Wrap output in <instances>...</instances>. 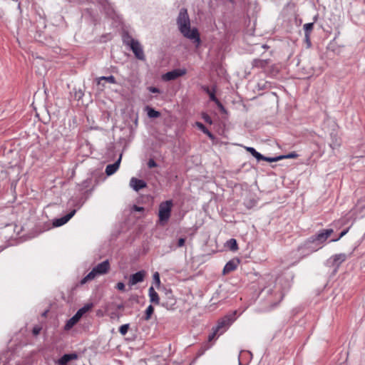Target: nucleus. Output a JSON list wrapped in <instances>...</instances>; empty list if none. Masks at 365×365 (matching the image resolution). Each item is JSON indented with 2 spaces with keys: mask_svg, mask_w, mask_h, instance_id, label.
I'll return each mask as SVG.
<instances>
[{
  "mask_svg": "<svg viewBox=\"0 0 365 365\" xmlns=\"http://www.w3.org/2000/svg\"><path fill=\"white\" fill-rule=\"evenodd\" d=\"M237 311H233L226 314L217 321L216 326L213 327L220 334H222L237 319Z\"/></svg>",
  "mask_w": 365,
  "mask_h": 365,
  "instance_id": "4",
  "label": "nucleus"
},
{
  "mask_svg": "<svg viewBox=\"0 0 365 365\" xmlns=\"http://www.w3.org/2000/svg\"><path fill=\"white\" fill-rule=\"evenodd\" d=\"M39 331H40V329H38V328H34V329H33V333H34L35 335H36V334H38L39 333Z\"/></svg>",
  "mask_w": 365,
  "mask_h": 365,
  "instance_id": "48",
  "label": "nucleus"
},
{
  "mask_svg": "<svg viewBox=\"0 0 365 365\" xmlns=\"http://www.w3.org/2000/svg\"><path fill=\"white\" fill-rule=\"evenodd\" d=\"M280 157H283V159L284 158H294L296 157H297V154L294 152L293 153H290L287 155H280Z\"/></svg>",
  "mask_w": 365,
  "mask_h": 365,
  "instance_id": "40",
  "label": "nucleus"
},
{
  "mask_svg": "<svg viewBox=\"0 0 365 365\" xmlns=\"http://www.w3.org/2000/svg\"><path fill=\"white\" fill-rule=\"evenodd\" d=\"M347 232H348V229L343 230V231L340 233V235H339V237H337V238H336V239H332V240H330V242H336V241L339 240H340L342 237H344V236Z\"/></svg>",
  "mask_w": 365,
  "mask_h": 365,
  "instance_id": "38",
  "label": "nucleus"
},
{
  "mask_svg": "<svg viewBox=\"0 0 365 365\" xmlns=\"http://www.w3.org/2000/svg\"><path fill=\"white\" fill-rule=\"evenodd\" d=\"M282 159H283V157H280V155L277 156V157H266L262 155V158H261V160L273 163V162H277Z\"/></svg>",
  "mask_w": 365,
  "mask_h": 365,
  "instance_id": "32",
  "label": "nucleus"
},
{
  "mask_svg": "<svg viewBox=\"0 0 365 365\" xmlns=\"http://www.w3.org/2000/svg\"><path fill=\"white\" fill-rule=\"evenodd\" d=\"M86 198L83 196L81 197H73L71 198L68 201V205L70 206L74 207L75 208L73 210H79L83 204L86 202Z\"/></svg>",
  "mask_w": 365,
  "mask_h": 365,
  "instance_id": "16",
  "label": "nucleus"
},
{
  "mask_svg": "<svg viewBox=\"0 0 365 365\" xmlns=\"http://www.w3.org/2000/svg\"><path fill=\"white\" fill-rule=\"evenodd\" d=\"M172 207V200H166L160 204L158 217L160 222H167L169 220L171 214Z\"/></svg>",
  "mask_w": 365,
  "mask_h": 365,
  "instance_id": "6",
  "label": "nucleus"
},
{
  "mask_svg": "<svg viewBox=\"0 0 365 365\" xmlns=\"http://www.w3.org/2000/svg\"><path fill=\"white\" fill-rule=\"evenodd\" d=\"M133 210L136 212H142L144 210V208L143 207H139L137 205H133Z\"/></svg>",
  "mask_w": 365,
  "mask_h": 365,
  "instance_id": "44",
  "label": "nucleus"
},
{
  "mask_svg": "<svg viewBox=\"0 0 365 365\" xmlns=\"http://www.w3.org/2000/svg\"><path fill=\"white\" fill-rule=\"evenodd\" d=\"M212 333L210 334L208 336V341H210L213 340L216 337L217 335V336L220 335V332L217 329H215L214 327H212Z\"/></svg>",
  "mask_w": 365,
  "mask_h": 365,
  "instance_id": "35",
  "label": "nucleus"
},
{
  "mask_svg": "<svg viewBox=\"0 0 365 365\" xmlns=\"http://www.w3.org/2000/svg\"><path fill=\"white\" fill-rule=\"evenodd\" d=\"M176 24L179 31L184 37L192 41L197 46L200 44V33L196 27L191 28L190 19L187 9H180L176 19Z\"/></svg>",
  "mask_w": 365,
  "mask_h": 365,
  "instance_id": "2",
  "label": "nucleus"
},
{
  "mask_svg": "<svg viewBox=\"0 0 365 365\" xmlns=\"http://www.w3.org/2000/svg\"><path fill=\"white\" fill-rule=\"evenodd\" d=\"M187 70L185 68H176L167 72L163 76V80L165 81H173L178 77L182 76L186 74Z\"/></svg>",
  "mask_w": 365,
  "mask_h": 365,
  "instance_id": "8",
  "label": "nucleus"
},
{
  "mask_svg": "<svg viewBox=\"0 0 365 365\" xmlns=\"http://www.w3.org/2000/svg\"><path fill=\"white\" fill-rule=\"evenodd\" d=\"M128 329L129 324H123L119 328V332L124 336L128 333Z\"/></svg>",
  "mask_w": 365,
  "mask_h": 365,
  "instance_id": "34",
  "label": "nucleus"
},
{
  "mask_svg": "<svg viewBox=\"0 0 365 365\" xmlns=\"http://www.w3.org/2000/svg\"><path fill=\"white\" fill-rule=\"evenodd\" d=\"M122 159V153L120 154L118 160L113 164H109L106 168V174L108 176L113 175L119 168Z\"/></svg>",
  "mask_w": 365,
  "mask_h": 365,
  "instance_id": "15",
  "label": "nucleus"
},
{
  "mask_svg": "<svg viewBox=\"0 0 365 365\" xmlns=\"http://www.w3.org/2000/svg\"><path fill=\"white\" fill-rule=\"evenodd\" d=\"M314 27V22L305 24L303 26L305 38L309 39L310 38V34Z\"/></svg>",
  "mask_w": 365,
  "mask_h": 365,
  "instance_id": "24",
  "label": "nucleus"
},
{
  "mask_svg": "<svg viewBox=\"0 0 365 365\" xmlns=\"http://www.w3.org/2000/svg\"><path fill=\"white\" fill-rule=\"evenodd\" d=\"M122 40L123 43L129 47H130L132 45H133L135 43L138 41V40L134 39L128 31H125L123 33Z\"/></svg>",
  "mask_w": 365,
  "mask_h": 365,
  "instance_id": "20",
  "label": "nucleus"
},
{
  "mask_svg": "<svg viewBox=\"0 0 365 365\" xmlns=\"http://www.w3.org/2000/svg\"><path fill=\"white\" fill-rule=\"evenodd\" d=\"M148 295L150 297V301L152 303L155 304H158L160 302V298L158 294L155 291L153 287H150L148 289Z\"/></svg>",
  "mask_w": 365,
  "mask_h": 365,
  "instance_id": "22",
  "label": "nucleus"
},
{
  "mask_svg": "<svg viewBox=\"0 0 365 365\" xmlns=\"http://www.w3.org/2000/svg\"><path fill=\"white\" fill-rule=\"evenodd\" d=\"M93 307V303H88L80 308L76 313L66 322L64 329L66 331L70 330L81 319L83 315L91 310Z\"/></svg>",
  "mask_w": 365,
  "mask_h": 365,
  "instance_id": "5",
  "label": "nucleus"
},
{
  "mask_svg": "<svg viewBox=\"0 0 365 365\" xmlns=\"http://www.w3.org/2000/svg\"><path fill=\"white\" fill-rule=\"evenodd\" d=\"M130 48L134 53L135 58L140 61H145V56L143 51V48L140 43L138 41L133 45H132Z\"/></svg>",
  "mask_w": 365,
  "mask_h": 365,
  "instance_id": "12",
  "label": "nucleus"
},
{
  "mask_svg": "<svg viewBox=\"0 0 365 365\" xmlns=\"http://www.w3.org/2000/svg\"><path fill=\"white\" fill-rule=\"evenodd\" d=\"M125 284L122 282H118L115 285V288L119 290V291H121V292H125Z\"/></svg>",
  "mask_w": 365,
  "mask_h": 365,
  "instance_id": "37",
  "label": "nucleus"
},
{
  "mask_svg": "<svg viewBox=\"0 0 365 365\" xmlns=\"http://www.w3.org/2000/svg\"><path fill=\"white\" fill-rule=\"evenodd\" d=\"M130 186L136 192L147 186L146 182L143 180H140L136 178H132L130 180Z\"/></svg>",
  "mask_w": 365,
  "mask_h": 365,
  "instance_id": "18",
  "label": "nucleus"
},
{
  "mask_svg": "<svg viewBox=\"0 0 365 365\" xmlns=\"http://www.w3.org/2000/svg\"><path fill=\"white\" fill-rule=\"evenodd\" d=\"M97 1L108 16L114 18L115 11L113 4L108 0H97Z\"/></svg>",
  "mask_w": 365,
  "mask_h": 365,
  "instance_id": "9",
  "label": "nucleus"
},
{
  "mask_svg": "<svg viewBox=\"0 0 365 365\" xmlns=\"http://www.w3.org/2000/svg\"><path fill=\"white\" fill-rule=\"evenodd\" d=\"M78 359L76 353L65 354L56 362L58 365H67L72 360Z\"/></svg>",
  "mask_w": 365,
  "mask_h": 365,
  "instance_id": "17",
  "label": "nucleus"
},
{
  "mask_svg": "<svg viewBox=\"0 0 365 365\" xmlns=\"http://www.w3.org/2000/svg\"><path fill=\"white\" fill-rule=\"evenodd\" d=\"M306 41H307L309 43V44H310L309 38V39L306 38Z\"/></svg>",
  "mask_w": 365,
  "mask_h": 365,
  "instance_id": "53",
  "label": "nucleus"
},
{
  "mask_svg": "<svg viewBox=\"0 0 365 365\" xmlns=\"http://www.w3.org/2000/svg\"><path fill=\"white\" fill-rule=\"evenodd\" d=\"M145 272L143 270L138 271L135 274L130 276L129 284L133 286L138 283L142 282L144 280Z\"/></svg>",
  "mask_w": 365,
  "mask_h": 365,
  "instance_id": "14",
  "label": "nucleus"
},
{
  "mask_svg": "<svg viewBox=\"0 0 365 365\" xmlns=\"http://www.w3.org/2000/svg\"><path fill=\"white\" fill-rule=\"evenodd\" d=\"M202 89L204 91H205L209 95L210 100L211 101L215 102L219 106L222 108L221 103L219 101V100L217 98V97L215 96V88H213L212 90H210L208 86H202Z\"/></svg>",
  "mask_w": 365,
  "mask_h": 365,
  "instance_id": "19",
  "label": "nucleus"
},
{
  "mask_svg": "<svg viewBox=\"0 0 365 365\" xmlns=\"http://www.w3.org/2000/svg\"><path fill=\"white\" fill-rule=\"evenodd\" d=\"M185 238H180L178 241V247H182L185 245Z\"/></svg>",
  "mask_w": 365,
  "mask_h": 365,
  "instance_id": "43",
  "label": "nucleus"
},
{
  "mask_svg": "<svg viewBox=\"0 0 365 365\" xmlns=\"http://www.w3.org/2000/svg\"><path fill=\"white\" fill-rule=\"evenodd\" d=\"M97 1L108 16L114 18L115 11L113 4L108 0H97Z\"/></svg>",
  "mask_w": 365,
  "mask_h": 365,
  "instance_id": "10",
  "label": "nucleus"
},
{
  "mask_svg": "<svg viewBox=\"0 0 365 365\" xmlns=\"http://www.w3.org/2000/svg\"><path fill=\"white\" fill-rule=\"evenodd\" d=\"M153 281L156 286L159 287L160 284V274L158 272L153 274Z\"/></svg>",
  "mask_w": 365,
  "mask_h": 365,
  "instance_id": "36",
  "label": "nucleus"
},
{
  "mask_svg": "<svg viewBox=\"0 0 365 365\" xmlns=\"http://www.w3.org/2000/svg\"><path fill=\"white\" fill-rule=\"evenodd\" d=\"M147 114L148 116L150 118H156L160 115V113L158 110H155L154 108L150 107H147Z\"/></svg>",
  "mask_w": 365,
  "mask_h": 365,
  "instance_id": "28",
  "label": "nucleus"
},
{
  "mask_svg": "<svg viewBox=\"0 0 365 365\" xmlns=\"http://www.w3.org/2000/svg\"><path fill=\"white\" fill-rule=\"evenodd\" d=\"M226 246L231 251H237L238 250V246L237 243V240L234 238H231L226 242Z\"/></svg>",
  "mask_w": 365,
  "mask_h": 365,
  "instance_id": "26",
  "label": "nucleus"
},
{
  "mask_svg": "<svg viewBox=\"0 0 365 365\" xmlns=\"http://www.w3.org/2000/svg\"><path fill=\"white\" fill-rule=\"evenodd\" d=\"M203 119L205 120V122H207L210 124L212 123V120L209 115H204Z\"/></svg>",
  "mask_w": 365,
  "mask_h": 365,
  "instance_id": "47",
  "label": "nucleus"
},
{
  "mask_svg": "<svg viewBox=\"0 0 365 365\" xmlns=\"http://www.w3.org/2000/svg\"><path fill=\"white\" fill-rule=\"evenodd\" d=\"M242 355H247V356H250L251 355V353H250V352H249V351H242V352H241V354H240V356H241Z\"/></svg>",
  "mask_w": 365,
  "mask_h": 365,
  "instance_id": "49",
  "label": "nucleus"
},
{
  "mask_svg": "<svg viewBox=\"0 0 365 365\" xmlns=\"http://www.w3.org/2000/svg\"><path fill=\"white\" fill-rule=\"evenodd\" d=\"M254 63H255V66H262L264 64V61H261V60H255Z\"/></svg>",
  "mask_w": 365,
  "mask_h": 365,
  "instance_id": "45",
  "label": "nucleus"
},
{
  "mask_svg": "<svg viewBox=\"0 0 365 365\" xmlns=\"http://www.w3.org/2000/svg\"><path fill=\"white\" fill-rule=\"evenodd\" d=\"M347 259V255L344 253H339L332 255L327 261V264L335 268V271Z\"/></svg>",
  "mask_w": 365,
  "mask_h": 365,
  "instance_id": "7",
  "label": "nucleus"
},
{
  "mask_svg": "<svg viewBox=\"0 0 365 365\" xmlns=\"http://www.w3.org/2000/svg\"><path fill=\"white\" fill-rule=\"evenodd\" d=\"M82 16L88 19H94L93 11L91 8H86L82 11Z\"/></svg>",
  "mask_w": 365,
  "mask_h": 365,
  "instance_id": "30",
  "label": "nucleus"
},
{
  "mask_svg": "<svg viewBox=\"0 0 365 365\" xmlns=\"http://www.w3.org/2000/svg\"><path fill=\"white\" fill-rule=\"evenodd\" d=\"M331 142L329 146L334 150L340 145V140L338 138V135L334 130L330 133Z\"/></svg>",
  "mask_w": 365,
  "mask_h": 365,
  "instance_id": "21",
  "label": "nucleus"
},
{
  "mask_svg": "<svg viewBox=\"0 0 365 365\" xmlns=\"http://www.w3.org/2000/svg\"><path fill=\"white\" fill-rule=\"evenodd\" d=\"M246 150L253 156L255 157L257 161H260L261 158H262V155L257 152L254 148L252 147H247Z\"/></svg>",
  "mask_w": 365,
  "mask_h": 365,
  "instance_id": "27",
  "label": "nucleus"
},
{
  "mask_svg": "<svg viewBox=\"0 0 365 365\" xmlns=\"http://www.w3.org/2000/svg\"><path fill=\"white\" fill-rule=\"evenodd\" d=\"M91 179H90V178H88V179H87V180H84V181L83 182V185H82V186H83V187H88V184L90 183V182H91Z\"/></svg>",
  "mask_w": 365,
  "mask_h": 365,
  "instance_id": "46",
  "label": "nucleus"
},
{
  "mask_svg": "<svg viewBox=\"0 0 365 365\" xmlns=\"http://www.w3.org/2000/svg\"><path fill=\"white\" fill-rule=\"evenodd\" d=\"M196 125L205 134H206L210 139H214V135L208 130V129L200 122H197Z\"/></svg>",
  "mask_w": 365,
  "mask_h": 365,
  "instance_id": "29",
  "label": "nucleus"
},
{
  "mask_svg": "<svg viewBox=\"0 0 365 365\" xmlns=\"http://www.w3.org/2000/svg\"><path fill=\"white\" fill-rule=\"evenodd\" d=\"M123 307H123V305L122 304H118V305L117 306L118 309H123Z\"/></svg>",
  "mask_w": 365,
  "mask_h": 365,
  "instance_id": "50",
  "label": "nucleus"
},
{
  "mask_svg": "<svg viewBox=\"0 0 365 365\" xmlns=\"http://www.w3.org/2000/svg\"><path fill=\"white\" fill-rule=\"evenodd\" d=\"M76 210H72L66 215H64L61 217H59V218L54 219L53 220V227H61V226L65 225L73 217V216L76 214Z\"/></svg>",
  "mask_w": 365,
  "mask_h": 365,
  "instance_id": "11",
  "label": "nucleus"
},
{
  "mask_svg": "<svg viewBox=\"0 0 365 365\" xmlns=\"http://www.w3.org/2000/svg\"><path fill=\"white\" fill-rule=\"evenodd\" d=\"M94 271L98 274V275H103L106 274L109 269H110V263L108 259L104 260L103 262L98 264L96 266H95L93 268Z\"/></svg>",
  "mask_w": 365,
  "mask_h": 365,
  "instance_id": "13",
  "label": "nucleus"
},
{
  "mask_svg": "<svg viewBox=\"0 0 365 365\" xmlns=\"http://www.w3.org/2000/svg\"><path fill=\"white\" fill-rule=\"evenodd\" d=\"M148 90L150 92H151L153 93H160V89L156 87L150 86L148 88Z\"/></svg>",
  "mask_w": 365,
  "mask_h": 365,
  "instance_id": "42",
  "label": "nucleus"
},
{
  "mask_svg": "<svg viewBox=\"0 0 365 365\" xmlns=\"http://www.w3.org/2000/svg\"><path fill=\"white\" fill-rule=\"evenodd\" d=\"M333 232V229H323L319 230L316 235L309 237L297 249L300 257H304L322 249Z\"/></svg>",
  "mask_w": 365,
  "mask_h": 365,
  "instance_id": "1",
  "label": "nucleus"
},
{
  "mask_svg": "<svg viewBox=\"0 0 365 365\" xmlns=\"http://www.w3.org/2000/svg\"><path fill=\"white\" fill-rule=\"evenodd\" d=\"M239 365H247V364H243L241 361H240V359H239Z\"/></svg>",
  "mask_w": 365,
  "mask_h": 365,
  "instance_id": "51",
  "label": "nucleus"
},
{
  "mask_svg": "<svg viewBox=\"0 0 365 365\" xmlns=\"http://www.w3.org/2000/svg\"><path fill=\"white\" fill-rule=\"evenodd\" d=\"M317 16H315L314 17V21H317Z\"/></svg>",
  "mask_w": 365,
  "mask_h": 365,
  "instance_id": "52",
  "label": "nucleus"
},
{
  "mask_svg": "<svg viewBox=\"0 0 365 365\" xmlns=\"http://www.w3.org/2000/svg\"><path fill=\"white\" fill-rule=\"evenodd\" d=\"M237 268V263L234 261H229L226 263L223 269V273L227 274L234 271Z\"/></svg>",
  "mask_w": 365,
  "mask_h": 365,
  "instance_id": "23",
  "label": "nucleus"
},
{
  "mask_svg": "<svg viewBox=\"0 0 365 365\" xmlns=\"http://www.w3.org/2000/svg\"><path fill=\"white\" fill-rule=\"evenodd\" d=\"M99 80H104V81H106L110 83H112V84L116 83L115 78L112 75L108 76H101L99 78Z\"/></svg>",
  "mask_w": 365,
  "mask_h": 365,
  "instance_id": "33",
  "label": "nucleus"
},
{
  "mask_svg": "<svg viewBox=\"0 0 365 365\" xmlns=\"http://www.w3.org/2000/svg\"><path fill=\"white\" fill-rule=\"evenodd\" d=\"M98 275V274L94 271V269H92V270L86 277H84L81 279V284H83L86 283L87 282L93 279Z\"/></svg>",
  "mask_w": 365,
  "mask_h": 365,
  "instance_id": "25",
  "label": "nucleus"
},
{
  "mask_svg": "<svg viewBox=\"0 0 365 365\" xmlns=\"http://www.w3.org/2000/svg\"><path fill=\"white\" fill-rule=\"evenodd\" d=\"M261 295L266 297L265 306L259 308V312H269L274 308L282 299L284 294L280 288L274 285V289L266 287L260 293Z\"/></svg>",
  "mask_w": 365,
  "mask_h": 365,
  "instance_id": "3",
  "label": "nucleus"
},
{
  "mask_svg": "<svg viewBox=\"0 0 365 365\" xmlns=\"http://www.w3.org/2000/svg\"><path fill=\"white\" fill-rule=\"evenodd\" d=\"M157 165H157L156 162L153 159H152V158L149 159V160L148 162V166L149 168H155V167H157Z\"/></svg>",
  "mask_w": 365,
  "mask_h": 365,
  "instance_id": "39",
  "label": "nucleus"
},
{
  "mask_svg": "<svg viewBox=\"0 0 365 365\" xmlns=\"http://www.w3.org/2000/svg\"><path fill=\"white\" fill-rule=\"evenodd\" d=\"M153 312H154L153 307L152 305H149L145 309V316L143 317L144 320L148 321L151 318V316L153 314Z\"/></svg>",
  "mask_w": 365,
  "mask_h": 365,
  "instance_id": "31",
  "label": "nucleus"
},
{
  "mask_svg": "<svg viewBox=\"0 0 365 365\" xmlns=\"http://www.w3.org/2000/svg\"><path fill=\"white\" fill-rule=\"evenodd\" d=\"M76 1L79 4H86V5H90V4H93V2L92 0H76Z\"/></svg>",
  "mask_w": 365,
  "mask_h": 365,
  "instance_id": "41",
  "label": "nucleus"
}]
</instances>
